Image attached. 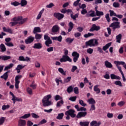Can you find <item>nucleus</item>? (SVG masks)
<instances>
[{
    "instance_id": "1",
    "label": "nucleus",
    "mask_w": 126,
    "mask_h": 126,
    "mask_svg": "<svg viewBox=\"0 0 126 126\" xmlns=\"http://www.w3.org/2000/svg\"><path fill=\"white\" fill-rule=\"evenodd\" d=\"M11 22L10 23V26H15L16 24H23L26 22V19H23L22 16L15 17L11 19Z\"/></svg>"
},
{
    "instance_id": "2",
    "label": "nucleus",
    "mask_w": 126,
    "mask_h": 126,
    "mask_svg": "<svg viewBox=\"0 0 126 126\" xmlns=\"http://www.w3.org/2000/svg\"><path fill=\"white\" fill-rule=\"evenodd\" d=\"M51 98H52L51 94H48L43 97L42 100L43 107H49L53 105V102L49 100Z\"/></svg>"
},
{
    "instance_id": "3",
    "label": "nucleus",
    "mask_w": 126,
    "mask_h": 126,
    "mask_svg": "<svg viewBox=\"0 0 126 126\" xmlns=\"http://www.w3.org/2000/svg\"><path fill=\"white\" fill-rule=\"evenodd\" d=\"M86 47H97L99 45L98 39H92L85 42Z\"/></svg>"
},
{
    "instance_id": "4",
    "label": "nucleus",
    "mask_w": 126,
    "mask_h": 126,
    "mask_svg": "<svg viewBox=\"0 0 126 126\" xmlns=\"http://www.w3.org/2000/svg\"><path fill=\"white\" fill-rule=\"evenodd\" d=\"M44 39L45 40L44 44L46 47H50V45H52V44H53L52 39H51V38H50L47 34L44 35Z\"/></svg>"
},
{
    "instance_id": "5",
    "label": "nucleus",
    "mask_w": 126,
    "mask_h": 126,
    "mask_svg": "<svg viewBox=\"0 0 126 126\" xmlns=\"http://www.w3.org/2000/svg\"><path fill=\"white\" fill-rule=\"evenodd\" d=\"M22 78V75H18L16 76L15 78V87L16 89H18L19 88V84L20 83V80Z\"/></svg>"
},
{
    "instance_id": "6",
    "label": "nucleus",
    "mask_w": 126,
    "mask_h": 126,
    "mask_svg": "<svg viewBox=\"0 0 126 126\" xmlns=\"http://www.w3.org/2000/svg\"><path fill=\"white\" fill-rule=\"evenodd\" d=\"M61 63H65L66 62H69V63H71L72 60L70 59L67 55H63L62 58L60 60Z\"/></svg>"
},
{
    "instance_id": "7",
    "label": "nucleus",
    "mask_w": 126,
    "mask_h": 126,
    "mask_svg": "<svg viewBox=\"0 0 126 126\" xmlns=\"http://www.w3.org/2000/svg\"><path fill=\"white\" fill-rule=\"evenodd\" d=\"M75 113V111L74 110L69 109L65 112V115H69L71 118H75V117H76V115L74 114Z\"/></svg>"
},
{
    "instance_id": "8",
    "label": "nucleus",
    "mask_w": 126,
    "mask_h": 126,
    "mask_svg": "<svg viewBox=\"0 0 126 126\" xmlns=\"http://www.w3.org/2000/svg\"><path fill=\"white\" fill-rule=\"evenodd\" d=\"M110 27H112V29L113 30H116V29L118 28H120L121 27L120 26V22H116L112 23L110 26Z\"/></svg>"
},
{
    "instance_id": "9",
    "label": "nucleus",
    "mask_w": 126,
    "mask_h": 126,
    "mask_svg": "<svg viewBox=\"0 0 126 126\" xmlns=\"http://www.w3.org/2000/svg\"><path fill=\"white\" fill-rule=\"evenodd\" d=\"M72 56L74 57L73 61L74 63H76L78 61V58H79V54L76 52H73L72 53Z\"/></svg>"
},
{
    "instance_id": "10",
    "label": "nucleus",
    "mask_w": 126,
    "mask_h": 126,
    "mask_svg": "<svg viewBox=\"0 0 126 126\" xmlns=\"http://www.w3.org/2000/svg\"><path fill=\"white\" fill-rule=\"evenodd\" d=\"M100 29H101V27H100V26H96V24H93L89 31H90V32H93V31H98Z\"/></svg>"
},
{
    "instance_id": "11",
    "label": "nucleus",
    "mask_w": 126,
    "mask_h": 126,
    "mask_svg": "<svg viewBox=\"0 0 126 126\" xmlns=\"http://www.w3.org/2000/svg\"><path fill=\"white\" fill-rule=\"evenodd\" d=\"M87 115V112H79L78 113L76 118L77 119H81V118H84Z\"/></svg>"
},
{
    "instance_id": "12",
    "label": "nucleus",
    "mask_w": 126,
    "mask_h": 126,
    "mask_svg": "<svg viewBox=\"0 0 126 126\" xmlns=\"http://www.w3.org/2000/svg\"><path fill=\"white\" fill-rule=\"evenodd\" d=\"M54 17H56V18H57L58 20H61V19H63V18L64 15L60 13H55L54 14Z\"/></svg>"
},
{
    "instance_id": "13",
    "label": "nucleus",
    "mask_w": 126,
    "mask_h": 126,
    "mask_svg": "<svg viewBox=\"0 0 126 126\" xmlns=\"http://www.w3.org/2000/svg\"><path fill=\"white\" fill-rule=\"evenodd\" d=\"M35 40V37L32 36H30L27 39L25 40L26 44H31Z\"/></svg>"
},
{
    "instance_id": "14",
    "label": "nucleus",
    "mask_w": 126,
    "mask_h": 126,
    "mask_svg": "<svg viewBox=\"0 0 126 126\" xmlns=\"http://www.w3.org/2000/svg\"><path fill=\"white\" fill-rule=\"evenodd\" d=\"M19 61L20 62H30V58L28 57H26V58H24L23 56H20L19 57Z\"/></svg>"
},
{
    "instance_id": "15",
    "label": "nucleus",
    "mask_w": 126,
    "mask_h": 126,
    "mask_svg": "<svg viewBox=\"0 0 126 126\" xmlns=\"http://www.w3.org/2000/svg\"><path fill=\"white\" fill-rule=\"evenodd\" d=\"M32 48L33 49H42V48H43V45H42V43H41L40 42H38L36 43H34L33 46H32Z\"/></svg>"
},
{
    "instance_id": "16",
    "label": "nucleus",
    "mask_w": 126,
    "mask_h": 126,
    "mask_svg": "<svg viewBox=\"0 0 126 126\" xmlns=\"http://www.w3.org/2000/svg\"><path fill=\"white\" fill-rule=\"evenodd\" d=\"M51 38L53 41H58V42H62V41H63V36H62V35L52 37Z\"/></svg>"
},
{
    "instance_id": "17",
    "label": "nucleus",
    "mask_w": 126,
    "mask_h": 126,
    "mask_svg": "<svg viewBox=\"0 0 126 126\" xmlns=\"http://www.w3.org/2000/svg\"><path fill=\"white\" fill-rule=\"evenodd\" d=\"M52 31L54 33H57V32H60V27L58 25L54 26L52 28Z\"/></svg>"
},
{
    "instance_id": "18",
    "label": "nucleus",
    "mask_w": 126,
    "mask_h": 126,
    "mask_svg": "<svg viewBox=\"0 0 126 126\" xmlns=\"http://www.w3.org/2000/svg\"><path fill=\"white\" fill-rule=\"evenodd\" d=\"M18 126H26V121L22 119H20L18 121Z\"/></svg>"
},
{
    "instance_id": "19",
    "label": "nucleus",
    "mask_w": 126,
    "mask_h": 126,
    "mask_svg": "<svg viewBox=\"0 0 126 126\" xmlns=\"http://www.w3.org/2000/svg\"><path fill=\"white\" fill-rule=\"evenodd\" d=\"M100 125H101V122H99L97 123V121H93L90 123L91 126H100Z\"/></svg>"
},
{
    "instance_id": "20",
    "label": "nucleus",
    "mask_w": 126,
    "mask_h": 126,
    "mask_svg": "<svg viewBox=\"0 0 126 126\" xmlns=\"http://www.w3.org/2000/svg\"><path fill=\"white\" fill-rule=\"evenodd\" d=\"M11 100L12 101H13V104H15L16 101H18V102H21L22 101V99L18 98H17V97L15 96V95L12 96V98L11 99Z\"/></svg>"
},
{
    "instance_id": "21",
    "label": "nucleus",
    "mask_w": 126,
    "mask_h": 126,
    "mask_svg": "<svg viewBox=\"0 0 126 126\" xmlns=\"http://www.w3.org/2000/svg\"><path fill=\"white\" fill-rule=\"evenodd\" d=\"M87 17H89V16H91V17H94V16H96V15L95 14V11L93 10H91L89 12V13L87 14Z\"/></svg>"
},
{
    "instance_id": "22",
    "label": "nucleus",
    "mask_w": 126,
    "mask_h": 126,
    "mask_svg": "<svg viewBox=\"0 0 126 126\" xmlns=\"http://www.w3.org/2000/svg\"><path fill=\"white\" fill-rule=\"evenodd\" d=\"M106 67H107L108 68H112L113 67V65L112 63L108 61H106L104 63Z\"/></svg>"
},
{
    "instance_id": "23",
    "label": "nucleus",
    "mask_w": 126,
    "mask_h": 126,
    "mask_svg": "<svg viewBox=\"0 0 126 126\" xmlns=\"http://www.w3.org/2000/svg\"><path fill=\"white\" fill-rule=\"evenodd\" d=\"M87 102L90 105H94L96 104V101L93 98H89V99H88Z\"/></svg>"
},
{
    "instance_id": "24",
    "label": "nucleus",
    "mask_w": 126,
    "mask_h": 126,
    "mask_svg": "<svg viewBox=\"0 0 126 126\" xmlns=\"http://www.w3.org/2000/svg\"><path fill=\"white\" fill-rule=\"evenodd\" d=\"M8 72H9V71L5 72L3 75L0 76V78H3L4 80H6L7 78H8V74H7Z\"/></svg>"
},
{
    "instance_id": "25",
    "label": "nucleus",
    "mask_w": 126,
    "mask_h": 126,
    "mask_svg": "<svg viewBox=\"0 0 126 126\" xmlns=\"http://www.w3.org/2000/svg\"><path fill=\"white\" fill-rule=\"evenodd\" d=\"M110 77L112 79H116L117 80H120L121 79L120 76L116 75L114 74H111L110 75Z\"/></svg>"
},
{
    "instance_id": "26",
    "label": "nucleus",
    "mask_w": 126,
    "mask_h": 126,
    "mask_svg": "<svg viewBox=\"0 0 126 126\" xmlns=\"http://www.w3.org/2000/svg\"><path fill=\"white\" fill-rule=\"evenodd\" d=\"M44 11H45V9H42L38 13L37 17H36V19L37 20H39V19H40V18H41V17H42V15L43 14V13H44Z\"/></svg>"
},
{
    "instance_id": "27",
    "label": "nucleus",
    "mask_w": 126,
    "mask_h": 126,
    "mask_svg": "<svg viewBox=\"0 0 126 126\" xmlns=\"http://www.w3.org/2000/svg\"><path fill=\"white\" fill-rule=\"evenodd\" d=\"M122 37H123V35L121 33L116 36V42L117 43H119V44L121 43Z\"/></svg>"
},
{
    "instance_id": "28",
    "label": "nucleus",
    "mask_w": 126,
    "mask_h": 126,
    "mask_svg": "<svg viewBox=\"0 0 126 126\" xmlns=\"http://www.w3.org/2000/svg\"><path fill=\"white\" fill-rule=\"evenodd\" d=\"M79 125L80 126H89V122H80Z\"/></svg>"
},
{
    "instance_id": "29",
    "label": "nucleus",
    "mask_w": 126,
    "mask_h": 126,
    "mask_svg": "<svg viewBox=\"0 0 126 126\" xmlns=\"http://www.w3.org/2000/svg\"><path fill=\"white\" fill-rule=\"evenodd\" d=\"M98 87H99V85H96L94 86V91L96 92L97 94H99V93L100 92V89H99Z\"/></svg>"
},
{
    "instance_id": "30",
    "label": "nucleus",
    "mask_w": 126,
    "mask_h": 126,
    "mask_svg": "<svg viewBox=\"0 0 126 126\" xmlns=\"http://www.w3.org/2000/svg\"><path fill=\"white\" fill-rule=\"evenodd\" d=\"M33 34H36V33H40L41 32V29L40 27H35L33 29Z\"/></svg>"
},
{
    "instance_id": "31",
    "label": "nucleus",
    "mask_w": 126,
    "mask_h": 126,
    "mask_svg": "<svg viewBox=\"0 0 126 126\" xmlns=\"http://www.w3.org/2000/svg\"><path fill=\"white\" fill-rule=\"evenodd\" d=\"M13 65L14 64L12 63L9 64V65L5 67L4 69V71H5L6 70H8V69H10V68H12V67H13Z\"/></svg>"
},
{
    "instance_id": "32",
    "label": "nucleus",
    "mask_w": 126,
    "mask_h": 126,
    "mask_svg": "<svg viewBox=\"0 0 126 126\" xmlns=\"http://www.w3.org/2000/svg\"><path fill=\"white\" fill-rule=\"evenodd\" d=\"M31 116V114L30 113H28L20 117V119H28V118H30Z\"/></svg>"
},
{
    "instance_id": "33",
    "label": "nucleus",
    "mask_w": 126,
    "mask_h": 126,
    "mask_svg": "<svg viewBox=\"0 0 126 126\" xmlns=\"http://www.w3.org/2000/svg\"><path fill=\"white\" fill-rule=\"evenodd\" d=\"M63 105V100L62 99L61 101L57 102L56 107H57V108H60Z\"/></svg>"
},
{
    "instance_id": "34",
    "label": "nucleus",
    "mask_w": 126,
    "mask_h": 126,
    "mask_svg": "<svg viewBox=\"0 0 126 126\" xmlns=\"http://www.w3.org/2000/svg\"><path fill=\"white\" fill-rule=\"evenodd\" d=\"M111 44L112 43H107L106 45L103 47L102 50L103 51H106V50H108V49H109V47H111Z\"/></svg>"
},
{
    "instance_id": "35",
    "label": "nucleus",
    "mask_w": 126,
    "mask_h": 126,
    "mask_svg": "<svg viewBox=\"0 0 126 126\" xmlns=\"http://www.w3.org/2000/svg\"><path fill=\"white\" fill-rule=\"evenodd\" d=\"M58 71L59 72L61 73V74H63V75H66V72L63 70V68H61V67L59 68Z\"/></svg>"
},
{
    "instance_id": "36",
    "label": "nucleus",
    "mask_w": 126,
    "mask_h": 126,
    "mask_svg": "<svg viewBox=\"0 0 126 126\" xmlns=\"http://www.w3.org/2000/svg\"><path fill=\"white\" fill-rule=\"evenodd\" d=\"M73 41H74V38H71L70 37H68L65 39L66 43H68V44H71Z\"/></svg>"
},
{
    "instance_id": "37",
    "label": "nucleus",
    "mask_w": 126,
    "mask_h": 126,
    "mask_svg": "<svg viewBox=\"0 0 126 126\" xmlns=\"http://www.w3.org/2000/svg\"><path fill=\"white\" fill-rule=\"evenodd\" d=\"M0 49L1 52H5V51H6V48L3 44H1L0 45Z\"/></svg>"
},
{
    "instance_id": "38",
    "label": "nucleus",
    "mask_w": 126,
    "mask_h": 126,
    "mask_svg": "<svg viewBox=\"0 0 126 126\" xmlns=\"http://www.w3.org/2000/svg\"><path fill=\"white\" fill-rule=\"evenodd\" d=\"M63 116H64V114H63V113H60L57 116L56 119L57 120H63Z\"/></svg>"
},
{
    "instance_id": "39",
    "label": "nucleus",
    "mask_w": 126,
    "mask_h": 126,
    "mask_svg": "<svg viewBox=\"0 0 126 126\" xmlns=\"http://www.w3.org/2000/svg\"><path fill=\"white\" fill-rule=\"evenodd\" d=\"M1 58L2 61H7V60H10V59H11L10 56H1Z\"/></svg>"
},
{
    "instance_id": "40",
    "label": "nucleus",
    "mask_w": 126,
    "mask_h": 126,
    "mask_svg": "<svg viewBox=\"0 0 126 126\" xmlns=\"http://www.w3.org/2000/svg\"><path fill=\"white\" fill-rule=\"evenodd\" d=\"M20 4H21V6H25L26 5H27V0H21Z\"/></svg>"
},
{
    "instance_id": "41",
    "label": "nucleus",
    "mask_w": 126,
    "mask_h": 126,
    "mask_svg": "<svg viewBox=\"0 0 126 126\" xmlns=\"http://www.w3.org/2000/svg\"><path fill=\"white\" fill-rule=\"evenodd\" d=\"M55 101H59V100H63V97L61 96L60 95H56L54 97Z\"/></svg>"
},
{
    "instance_id": "42",
    "label": "nucleus",
    "mask_w": 126,
    "mask_h": 126,
    "mask_svg": "<svg viewBox=\"0 0 126 126\" xmlns=\"http://www.w3.org/2000/svg\"><path fill=\"white\" fill-rule=\"evenodd\" d=\"M95 14L96 16H101L104 15V12L98 10L95 12Z\"/></svg>"
},
{
    "instance_id": "43",
    "label": "nucleus",
    "mask_w": 126,
    "mask_h": 126,
    "mask_svg": "<svg viewBox=\"0 0 126 126\" xmlns=\"http://www.w3.org/2000/svg\"><path fill=\"white\" fill-rule=\"evenodd\" d=\"M79 104H80V105L82 106V107H85L87 105V104L86 103H84V101H83L81 99L79 100Z\"/></svg>"
},
{
    "instance_id": "44",
    "label": "nucleus",
    "mask_w": 126,
    "mask_h": 126,
    "mask_svg": "<svg viewBox=\"0 0 126 126\" xmlns=\"http://www.w3.org/2000/svg\"><path fill=\"white\" fill-rule=\"evenodd\" d=\"M73 91V87H72V86H70L67 88V92H68V93H71V92H72Z\"/></svg>"
},
{
    "instance_id": "45",
    "label": "nucleus",
    "mask_w": 126,
    "mask_h": 126,
    "mask_svg": "<svg viewBox=\"0 0 126 126\" xmlns=\"http://www.w3.org/2000/svg\"><path fill=\"white\" fill-rule=\"evenodd\" d=\"M46 123L47 120L46 119H42L38 123V126H41V125H44L45 124H46Z\"/></svg>"
},
{
    "instance_id": "46",
    "label": "nucleus",
    "mask_w": 126,
    "mask_h": 126,
    "mask_svg": "<svg viewBox=\"0 0 126 126\" xmlns=\"http://www.w3.org/2000/svg\"><path fill=\"white\" fill-rule=\"evenodd\" d=\"M91 36H94V33L89 32L87 34H84V37L85 38H89V37H91Z\"/></svg>"
},
{
    "instance_id": "47",
    "label": "nucleus",
    "mask_w": 126,
    "mask_h": 126,
    "mask_svg": "<svg viewBox=\"0 0 126 126\" xmlns=\"http://www.w3.org/2000/svg\"><path fill=\"white\" fill-rule=\"evenodd\" d=\"M11 5H13L14 6H18V5H20V3L15 1L14 2H11Z\"/></svg>"
},
{
    "instance_id": "48",
    "label": "nucleus",
    "mask_w": 126,
    "mask_h": 126,
    "mask_svg": "<svg viewBox=\"0 0 126 126\" xmlns=\"http://www.w3.org/2000/svg\"><path fill=\"white\" fill-rule=\"evenodd\" d=\"M22 68H24V66L21 64H19L16 68V70H20L21 69H22Z\"/></svg>"
},
{
    "instance_id": "49",
    "label": "nucleus",
    "mask_w": 126,
    "mask_h": 126,
    "mask_svg": "<svg viewBox=\"0 0 126 126\" xmlns=\"http://www.w3.org/2000/svg\"><path fill=\"white\" fill-rule=\"evenodd\" d=\"M79 14H75V15H71V17L73 20H76V18H78Z\"/></svg>"
},
{
    "instance_id": "50",
    "label": "nucleus",
    "mask_w": 126,
    "mask_h": 126,
    "mask_svg": "<svg viewBox=\"0 0 126 126\" xmlns=\"http://www.w3.org/2000/svg\"><path fill=\"white\" fill-rule=\"evenodd\" d=\"M4 121H5V118L1 117L0 118V126L3 125V124L4 123Z\"/></svg>"
},
{
    "instance_id": "51",
    "label": "nucleus",
    "mask_w": 126,
    "mask_h": 126,
    "mask_svg": "<svg viewBox=\"0 0 126 126\" xmlns=\"http://www.w3.org/2000/svg\"><path fill=\"white\" fill-rule=\"evenodd\" d=\"M114 84L115 85H118V86H120V87H122L123 86V84H122V82L120 81H116L114 82Z\"/></svg>"
},
{
    "instance_id": "52",
    "label": "nucleus",
    "mask_w": 126,
    "mask_h": 126,
    "mask_svg": "<svg viewBox=\"0 0 126 126\" xmlns=\"http://www.w3.org/2000/svg\"><path fill=\"white\" fill-rule=\"evenodd\" d=\"M113 7H115V8L120 7V3L119 2H114L113 3Z\"/></svg>"
},
{
    "instance_id": "53",
    "label": "nucleus",
    "mask_w": 126,
    "mask_h": 126,
    "mask_svg": "<svg viewBox=\"0 0 126 126\" xmlns=\"http://www.w3.org/2000/svg\"><path fill=\"white\" fill-rule=\"evenodd\" d=\"M35 38L36 40H40L41 39V38H42V35L38 33H36L35 34Z\"/></svg>"
},
{
    "instance_id": "54",
    "label": "nucleus",
    "mask_w": 126,
    "mask_h": 126,
    "mask_svg": "<svg viewBox=\"0 0 126 126\" xmlns=\"http://www.w3.org/2000/svg\"><path fill=\"white\" fill-rule=\"evenodd\" d=\"M10 107V106L8 104L5 105H4L2 106V110H3V111H4L5 110H6V109H9V107Z\"/></svg>"
},
{
    "instance_id": "55",
    "label": "nucleus",
    "mask_w": 126,
    "mask_h": 126,
    "mask_svg": "<svg viewBox=\"0 0 126 126\" xmlns=\"http://www.w3.org/2000/svg\"><path fill=\"white\" fill-rule=\"evenodd\" d=\"M87 53L90 55H92L93 54V49L90 48L87 50Z\"/></svg>"
},
{
    "instance_id": "56",
    "label": "nucleus",
    "mask_w": 126,
    "mask_h": 126,
    "mask_svg": "<svg viewBox=\"0 0 126 126\" xmlns=\"http://www.w3.org/2000/svg\"><path fill=\"white\" fill-rule=\"evenodd\" d=\"M110 16H116L117 14L115 13V12L113 10H110Z\"/></svg>"
},
{
    "instance_id": "57",
    "label": "nucleus",
    "mask_w": 126,
    "mask_h": 126,
    "mask_svg": "<svg viewBox=\"0 0 126 126\" xmlns=\"http://www.w3.org/2000/svg\"><path fill=\"white\" fill-rule=\"evenodd\" d=\"M71 79V77H67V78L64 79V83H67L69 82Z\"/></svg>"
},
{
    "instance_id": "58",
    "label": "nucleus",
    "mask_w": 126,
    "mask_h": 126,
    "mask_svg": "<svg viewBox=\"0 0 126 126\" xmlns=\"http://www.w3.org/2000/svg\"><path fill=\"white\" fill-rule=\"evenodd\" d=\"M125 104H126V102L121 101L118 103V106H119V107H123Z\"/></svg>"
},
{
    "instance_id": "59",
    "label": "nucleus",
    "mask_w": 126,
    "mask_h": 126,
    "mask_svg": "<svg viewBox=\"0 0 126 126\" xmlns=\"http://www.w3.org/2000/svg\"><path fill=\"white\" fill-rule=\"evenodd\" d=\"M73 91L75 94H79V90L78 87H75Z\"/></svg>"
},
{
    "instance_id": "60",
    "label": "nucleus",
    "mask_w": 126,
    "mask_h": 126,
    "mask_svg": "<svg viewBox=\"0 0 126 126\" xmlns=\"http://www.w3.org/2000/svg\"><path fill=\"white\" fill-rule=\"evenodd\" d=\"M105 18L107 22H110L111 21V19H110V15L109 14H106L105 15Z\"/></svg>"
},
{
    "instance_id": "61",
    "label": "nucleus",
    "mask_w": 126,
    "mask_h": 126,
    "mask_svg": "<svg viewBox=\"0 0 126 126\" xmlns=\"http://www.w3.org/2000/svg\"><path fill=\"white\" fill-rule=\"evenodd\" d=\"M5 45H6V46H7V47H13V46H14L12 42H6L5 43Z\"/></svg>"
},
{
    "instance_id": "62",
    "label": "nucleus",
    "mask_w": 126,
    "mask_h": 126,
    "mask_svg": "<svg viewBox=\"0 0 126 126\" xmlns=\"http://www.w3.org/2000/svg\"><path fill=\"white\" fill-rule=\"evenodd\" d=\"M31 115L33 119H39V116L37 115L35 113H32Z\"/></svg>"
},
{
    "instance_id": "63",
    "label": "nucleus",
    "mask_w": 126,
    "mask_h": 126,
    "mask_svg": "<svg viewBox=\"0 0 126 126\" xmlns=\"http://www.w3.org/2000/svg\"><path fill=\"white\" fill-rule=\"evenodd\" d=\"M95 110H96V107L95 106V104H92L90 111H95Z\"/></svg>"
},
{
    "instance_id": "64",
    "label": "nucleus",
    "mask_w": 126,
    "mask_h": 126,
    "mask_svg": "<svg viewBox=\"0 0 126 126\" xmlns=\"http://www.w3.org/2000/svg\"><path fill=\"white\" fill-rule=\"evenodd\" d=\"M76 69H77V66H76L75 65H73L72 66L71 71V72H74V71H75V70H76Z\"/></svg>"
}]
</instances>
